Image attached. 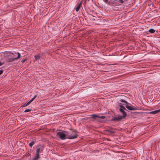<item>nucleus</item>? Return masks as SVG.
<instances>
[{
  "label": "nucleus",
  "mask_w": 160,
  "mask_h": 160,
  "mask_svg": "<svg viewBox=\"0 0 160 160\" xmlns=\"http://www.w3.org/2000/svg\"><path fill=\"white\" fill-rule=\"evenodd\" d=\"M57 136L62 140H64L66 138L69 139H74L78 137V135L76 134V131H73L71 135L65 133L61 132H58L57 133Z\"/></svg>",
  "instance_id": "1"
},
{
  "label": "nucleus",
  "mask_w": 160,
  "mask_h": 160,
  "mask_svg": "<svg viewBox=\"0 0 160 160\" xmlns=\"http://www.w3.org/2000/svg\"><path fill=\"white\" fill-rule=\"evenodd\" d=\"M18 54V56L17 57L9 58L7 59V61L9 62H11L15 61V60H17L20 58L21 57V54L19 52L15 53Z\"/></svg>",
  "instance_id": "2"
},
{
  "label": "nucleus",
  "mask_w": 160,
  "mask_h": 160,
  "mask_svg": "<svg viewBox=\"0 0 160 160\" xmlns=\"http://www.w3.org/2000/svg\"><path fill=\"white\" fill-rule=\"evenodd\" d=\"M92 117L94 119L93 121H99L100 118L104 119L105 118L104 116H99L95 114L91 115Z\"/></svg>",
  "instance_id": "3"
},
{
  "label": "nucleus",
  "mask_w": 160,
  "mask_h": 160,
  "mask_svg": "<svg viewBox=\"0 0 160 160\" xmlns=\"http://www.w3.org/2000/svg\"><path fill=\"white\" fill-rule=\"evenodd\" d=\"M44 148V146H43L40 145L37 146L36 153L40 154V153H41L42 152Z\"/></svg>",
  "instance_id": "4"
},
{
  "label": "nucleus",
  "mask_w": 160,
  "mask_h": 160,
  "mask_svg": "<svg viewBox=\"0 0 160 160\" xmlns=\"http://www.w3.org/2000/svg\"><path fill=\"white\" fill-rule=\"evenodd\" d=\"M123 119V118H122V116L118 115V117H113V118L111 119V121H119L122 120Z\"/></svg>",
  "instance_id": "5"
},
{
  "label": "nucleus",
  "mask_w": 160,
  "mask_h": 160,
  "mask_svg": "<svg viewBox=\"0 0 160 160\" xmlns=\"http://www.w3.org/2000/svg\"><path fill=\"white\" fill-rule=\"evenodd\" d=\"M125 107L131 111L139 110V108L137 107H131V106L128 105H126L125 106Z\"/></svg>",
  "instance_id": "6"
},
{
  "label": "nucleus",
  "mask_w": 160,
  "mask_h": 160,
  "mask_svg": "<svg viewBox=\"0 0 160 160\" xmlns=\"http://www.w3.org/2000/svg\"><path fill=\"white\" fill-rule=\"evenodd\" d=\"M119 111L123 114V116H122V117L123 118L127 116L126 112L124 110H123L122 109H120Z\"/></svg>",
  "instance_id": "7"
},
{
  "label": "nucleus",
  "mask_w": 160,
  "mask_h": 160,
  "mask_svg": "<svg viewBox=\"0 0 160 160\" xmlns=\"http://www.w3.org/2000/svg\"><path fill=\"white\" fill-rule=\"evenodd\" d=\"M36 142V139H33L31 142L29 143V146L30 148H32V146Z\"/></svg>",
  "instance_id": "8"
},
{
  "label": "nucleus",
  "mask_w": 160,
  "mask_h": 160,
  "mask_svg": "<svg viewBox=\"0 0 160 160\" xmlns=\"http://www.w3.org/2000/svg\"><path fill=\"white\" fill-rule=\"evenodd\" d=\"M82 1L80 2L78 5V6L75 8L76 11L77 12L79 11L80 9V8L82 6Z\"/></svg>",
  "instance_id": "9"
},
{
  "label": "nucleus",
  "mask_w": 160,
  "mask_h": 160,
  "mask_svg": "<svg viewBox=\"0 0 160 160\" xmlns=\"http://www.w3.org/2000/svg\"><path fill=\"white\" fill-rule=\"evenodd\" d=\"M40 158V154L36 153V156L32 159V160H38Z\"/></svg>",
  "instance_id": "10"
},
{
  "label": "nucleus",
  "mask_w": 160,
  "mask_h": 160,
  "mask_svg": "<svg viewBox=\"0 0 160 160\" xmlns=\"http://www.w3.org/2000/svg\"><path fill=\"white\" fill-rule=\"evenodd\" d=\"M160 112V109L151 112L150 113L152 114H156Z\"/></svg>",
  "instance_id": "11"
},
{
  "label": "nucleus",
  "mask_w": 160,
  "mask_h": 160,
  "mask_svg": "<svg viewBox=\"0 0 160 160\" xmlns=\"http://www.w3.org/2000/svg\"><path fill=\"white\" fill-rule=\"evenodd\" d=\"M103 1L106 3H108L109 5H111L112 3V1L113 0H103Z\"/></svg>",
  "instance_id": "12"
},
{
  "label": "nucleus",
  "mask_w": 160,
  "mask_h": 160,
  "mask_svg": "<svg viewBox=\"0 0 160 160\" xmlns=\"http://www.w3.org/2000/svg\"><path fill=\"white\" fill-rule=\"evenodd\" d=\"M34 58L35 60H37L39 59L41 57L39 55H36L35 56Z\"/></svg>",
  "instance_id": "13"
},
{
  "label": "nucleus",
  "mask_w": 160,
  "mask_h": 160,
  "mask_svg": "<svg viewBox=\"0 0 160 160\" xmlns=\"http://www.w3.org/2000/svg\"><path fill=\"white\" fill-rule=\"evenodd\" d=\"M30 102H28L27 103H25L24 104H23V105H22V106H21V107H26L27 106H28V105H29V104H30Z\"/></svg>",
  "instance_id": "14"
},
{
  "label": "nucleus",
  "mask_w": 160,
  "mask_h": 160,
  "mask_svg": "<svg viewBox=\"0 0 160 160\" xmlns=\"http://www.w3.org/2000/svg\"><path fill=\"white\" fill-rule=\"evenodd\" d=\"M148 32L151 33H153L155 32V30L154 29L151 28L149 30Z\"/></svg>",
  "instance_id": "15"
},
{
  "label": "nucleus",
  "mask_w": 160,
  "mask_h": 160,
  "mask_svg": "<svg viewBox=\"0 0 160 160\" xmlns=\"http://www.w3.org/2000/svg\"><path fill=\"white\" fill-rule=\"evenodd\" d=\"M107 131L111 133H115V132L113 130L110 129H108L107 130Z\"/></svg>",
  "instance_id": "16"
},
{
  "label": "nucleus",
  "mask_w": 160,
  "mask_h": 160,
  "mask_svg": "<svg viewBox=\"0 0 160 160\" xmlns=\"http://www.w3.org/2000/svg\"><path fill=\"white\" fill-rule=\"evenodd\" d=\"M32 110L31 109H26L24 111V112H29L31 111Z\"/></svg>",
  "instance_id": "17"
},
{
  "label": "nucleus",
  "mask_w": 160,
  "mask_h": 160,
  "mask_svg": "<svg viewBox=\"0 0 160 160\" xmlns=\"http://www.w3.org/2000/svg\"><path fill=\"white\" fill-rule=\"evenodd\" d=\"M119 106L120 108H123L124 107L122 105V104L120 103L119 104Z\"/></svg>",
  "instance_id": "18"
},
{
  "label": "nucleus",
  "mask_w": 160,
  "mask_h": 160,
  "mask_svg": "<svg viewBox=\"0 0 160 160\" xmlns=\"http://www.w3.org/2000/svg\"><path fill=\"white\" fill-rule=\"evenodd\" d=\"M120 101H121V102H125L126 103H128L125 100H124V99H121L120 100Z\"/></svg>",
  "instance_id": "19"
},
{
  "label": "nucleus",
  "mask_w": 160,
  "mask_h": 160,
  "mask_svg": "<svg viewBox=\"0 0 160 160\" xmlns=\"http://www.w3.org/2000/svg\"><path fill=\"white\" fill-rule=\"evenodd\" d=\"M27 60V59H23L21 61V62L22 63H24L26 60Z\"/></svg>",
  "instance_id": "20"
},
{
  "label": "nucleus",
  "mask_w": 160,
  "mask_h": 160,
  "mask_svg": "<svg viewBox=\"0 0 160 160\" xmlns=\"http://www.w3.org/2000/svg\"><path fill=\"white\" fill-rule=\"evenodd\" d=\"M3 71L2 70H0V75L3 73Z\"/></svg>",
  "instance_id": "21"
},
{
  "label": "nucleus",
  "mask_w": 160,
  "mask_h": 160,
  "mask_svg": "<svg viewBox=\"0 0 160 160\" xmlns=\"http://www.w3.org/2000/svg\"><path fill=\"white\" fill-rule=\"evenodd\" d=\"M34 100V99L32 98L30 101H29L28 102H30V103L33 100Z\"/></svg>",
  "instance_id": "22"
},
{
  "label": "nucleus",
  "mask_w": 160,
  "mask_h": 160,
  "mask_svg": "<svg viewBox=\"0 0 160 160\" xmlns=\"http://www.w3.org/2000/svg\"><path fill=\"white\" fill-rule=\"evenodd\" d=\"M4 63V62H0V66L3 64Z\"/></svg>",
  "instance_id": "23"
},
{
  "label": "nucleus",
  "mask_w": 160,
  "mask_h": 160,
  "mask_svg": "<svg viewBox=\"0 0 160 160\" xmlns=\"http://www.w3.org/2000/svg\"><path fill=\"white\" fill-rule=\"evenodd\" d=\"M37 97V95H35L34 97L32 98L34 99H35Z\"/></svg>",
  "instance_id": "24"
},
{
  "label": "nucleus",
  "mask_w": 160,
  "mask_h": 160,
  "mask_svg": "<svg viewBox=\"0 0 160 160\" xmlns=\"http://www.w3.org/2000/svg\"><path fill=\"white\" fill-rule=\"evenodd\" d=\"M123 110H127H127L126 109V108H125L124 107H123V108H122Z\"/></svg>",
  "instance_id": "25"
}]
</instances>
